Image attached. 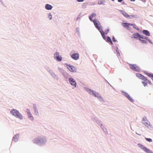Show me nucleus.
<instances>
[{"mask_svg":"<svg viewBox=\"0 0 153 153\" xmlns=\"http://www.w3.org/2000/svg\"><path fill=\"white\" fill-rule=\"evenodd\" d=\"M122 13L126 17L128 18L129 16L127 13L124 11H123Z\"/></svg>","mask_w":153,"mask_h":153,"instance_id":"obj_20","label":"nucleus"},{"mask_svg":"<svg viewBox=\"0 0 153 153\" xmlns=\"http://www.w3.org/2000/svg\"><path fill=\"white\" fill-rule=\"evenodd\" d=\"M98 4H103V2L101 0H99L98 1Z\"/></svg>","mask_w":153,"mask_h":153,"instance_id":"obj_33","label":"nucleus"},{"mask_svg":"<svg viewBox=\"0 0 153 153\" xmlns=\"http://www.w3.org/2000/svg\"><path fill=\"white\" fill-rule=\"evenodd\" d=\"M138 145L139 146L140 148L142 149L143 150L144 148H146L145 147H144V146L141 144H138Z\"/></svg>","mask_w":153,"mask_h":153,"instance_id":"obj_25","label":"nucleus"},{"mask_svg":"<svg viewBox=\"0 0 153 153\" xmlns=\"http://www.w3.org/2000/svg\"><path fill=\"white\" fill-rule=\"evenodd\" d=\"M129 65L130 67L134 71L137 72L140 71V69L137 65L130 64Z\"/></svg>","mask_w":153,"mask_h":153,"instance_id":"obj_3","label":"nucleus"},{"mask_svg":"<svg viewBox=\"0 0 153 153\" xmlns=\"http://www.w3.org/2000/svg\"><path fill=\"white\" fill-rule=\"evenodd\" d=\"M136 76L139 78L141 79L142 77V76H143V75L139 73H137L136 74Z\"/></svg>","mask_w":153,"mask_h":153,"instance_id":"obj_26","label":"nucleus"},{"mask_svg":"<svg viewBox=\"0 0 153 153\" xmlns=\"http://www.w3.org/2000/svg\"><path fill=\"white\" fill-rule=\"evenodd\" d=\"M54 58L58 61H61L62 60L61 56H60L58 52H56L54 54Z\"/></svg>","mask_w":153,"mask_h":153,"instance_id":"obj_4","label":"nucleus"},{"mask_svg":"<svg viewBox=\"0 0 153 153\" xmlns=\"http://www.w3.org/2000/svg\"><path fill=\"white\" fill-rule=\"evenodd\" d=\"M141 79L142 80L144 81L145 82H149V81L147 79V78L145 77L144 76H142L141 78L140 79Z\"/></svg>","mask_w":153,"mask_h":153,"instance_id":"obj_19","label":"nucleus"},{"mask_svg":"<svg viewBox=\"0 0 153 153\" xmlns=\"http://www.w3.org/2000/svg\"><path fill=\"white\" fill-rule=\"evenodd\" d=\"M43 141V139L41 138H36L34 140V143L36 144H39Z\"/></svg>","mask_w":153,"mask_h":153,"instance_id":"obj_8","label":"nucleus"},{"mask_svg":"<svg viewBox=\"0 0 153 153\" xmlns=\"http://www.w3.org/2000/svg\"><path fill=\"white\" fill-rule=\"evenodd\" d=\"M67 68L71 72H74L76 71V69L74 67L72 66L68 65L67 66Z\"/></svg>","mask_w":153,"mask_h":153,"instance_id":"obj_6","label":"nucleus"},{"mask_svg":"<svg viewBox=\"0 0 153 153\" xmlns=\"http://www.w3.org/2000/svg\"><path fill=\"white\" fill-rule=\"evenodd\" d=\"M10 112L12 114L16 117L21 120L23 119V117L22 115L18 110L16 109H13Z\"/></svg>","mask_w":153,"mask_h":153,"instance_id":"obj_1","label":"nucleus"},{"mask_svg":"<svg viewBox=\"0 0 153 153\" xmlns=\"http://www.w3.org/2000/svg\"><path fill=\"white\" fill-rule=\"evenodd\" d=\"M130 25L133 26V27L134 28H135V29H137V28L136 27V25H135L134 24H130Z\"/></svg>","mask_w":153,"mask_h":153,"instance_id":"obj_29","label":"nucleus"},{"mask_svg":"<svg viewBox=\"0 0 153 153\" xmlns=\"http://www.w3.org/2000/svg\"><path fill=\"white\" fill-rule=\"evenodd\" d=\"M130 23H123L122 24L123 26L125 27H127V28L129 27V26L130 25Z\"/></svg>","mask_w":153,"mask_h":153,"instance_id":"obj_16","label":"nucleus"},{"mask_svg":"<svg viewBox=\"0 0 153 153\" xmlns=\"http://www.w3.org/2000/svg\"><path fill=\"white\" fill-rule=\"evenodd\" d=\"M139 40L142 43H147L146 41L145 40L140 39H139Z\"/></svg>","mask_w":153,"mask_h":153,"instance_id":"obj_27","label":"nucleus"},{"mask_svg":"<svg viewBox=\"0 0 153 153\" xmlns=\"http://www.w3.org/2000/svg\"><path fill=\"white\" fill-rule=\"evenodd\" d=\"M88 92L90 94L93 95L94 96L97 97H100L99 94L98 93L94 92L90 89L88 90Z\"/></svg>","mask_w":153,"mask_h":153,"instance_id":"obj_5","label":"nucleus"},{"mask_svg":"<svg viewBox=\"0 0 153 153\" xmlns=\"http://www.w3.org/2000/svg\"><path fill=\"white\" fill-rule=\"evenodd\" d=\"M35 113L37 112V111H36V110H35Z\"/></svg>","mask_w":153,"mask_h":153,"instance_id":"obj_41","label":"nucleus"},{"mask_svg":"<svg viewBox=\"0 0 153 153\" xmlns=\"http://www.w3.org/2000/svg\"><path fill=\"white\" fill-rule=\"evenodd\" d=\"M113 1H114L115 0H112Z\"/></svg>","mask_w":153,"mask_h":153,"instance_id":"obj_42","label":"nucleus"},{"mask_svg":"<svg viewBox=\"0 0 153 153\" xmlns=\"http://www.w3.org/2000/svg\"><path fill=\"white\" fill-rule=\"evenodd\" d=\"M112 40L114 42H116L117 41L114 37H113V38H112Z\"/></svg>","mask_w":153,"mask_h":153,"instance_id":"obj_36","label":"nucleus"},{"mask_svg":"<svg viewBox=\"0 0 153 153\" xmlns=\"http://www.w3.org/2000/svg\"><path fill=\"white\" fill-rule=\"evenodd\" d=\"M143 124L145 126H148L149 124V123L147 120L146 117H144L142 120Z\"/></svg>","mask_w":153,"mask_h":153,"instance_id":"obj_10","label":"nucleus"},{"mask_svg":"<svg viewBox=\"0 0 153 153\" xmlns=\"http://www.w3.org/2000/svg\"><path fill=\"white\" fill-rule=\"evenodd\" d=\"M29 118L31 120H33L34 119L33 117L32 116L31 113L29 114H27Z\"/></svg>","mask_w":153,"mask_h":153,"instance_id":"obj_24","label":"nucleus"},{"mask_svg":"<svg viewBox=\"0 0 153 153\" xmlns=\"http://www.w3.org/2000/svg\"><path fill=\"white\" fill-rule=\"evenodd\" d=\"M19 136L18 134L15 135L14 137H13V140L14 142H16L18 141V140L19 138Z\"/></svg>","mask_w":153,"mask_h":153,"instance_id":"obj_13","label":"nucleus"},{"mask_svg":"<svg viewBox=\"0 0 153 153\" xmlns=\"http://www.w3.org/2000/svg\"><path fill=\"white\" fill-rule=\"evenodd\" d=\"M123 0H118V1L120 2H121Z\"/></svg>","mask_w":153,"mask_h":153,"instance_id":"obj_38","label":"nucleus"},{"mask_svg":"<svg viewBox=\"0 0 153 153\" xmlns=\"http://www.w3.org/2000/svg\"><path fill=\"white\" fill-rule=\"evenodd\" d=\"M27 114H29L31 113L30 110L28 109H27Z\"/></svg>","mask_w":153,"mask_h":153,"instance_id":"obj_34","label":"nucleus"},{"mask_svg":"<svg viewBox=\"0 0 153 153\" xmlns=\"http://www.w3.org/2000/svg\"><path fill=\"white\" fill-rule=\"evenodd\" d=\"M146 140L147 141H149V142H152V139L149 138H145Z\"/></svg>","mask_w":153,"mask_h":153,"instance_id":"obj_28","label":"nucleus"},{"mask_svg":"<svg viewBox=\"0 0 153 153\" xmlns=\"http://www.w3.org/2000/svg\"><path fill=\"white\" fill-rule=\"evenodd\" d=\"M140 34L138 33H135L134 34V38H136L137 37H139Z\"/></svg>","mask_w":153,"mask_h":153,"instance_id":"obj_23","label":"nucleus"},{"mask_svg":"<svg viewBox=\"0 0 153 153\" xmlns=\"http://www.w3.org/2000/svg\"><path fill=\"white\" fill-rule=\"evenodd\" d=\"M151 78L153 80V74L152 76V77H151Z\"/></svg>","mask_w":153,"mask_h":153,"instance_id":"obj_40","label":"nucleus"},{"mask_svg":"<svg viewBox=\"0 0 153 153\" xmlns=\"http://www.w3.org/2000/svg\"><path fill=\"white\" fill-rule=\"evenodd\" d=\"M96 15L95 13H92L91 14V16L89 17V19L90 20L92 21V19L93 17H95L96 16Z\"/></svg>","mask_w":153,"mask_h":153,"instance_id":"obj_15","label":"nucleus"},{"mask_svg":"<svg viewBox=\"0 0 153 153\" xmlns=\"http://www.w3.org/2000/svg\"><path fill=\"white\" fill-rule=\"evenodd\" d=\"M69 82L72 85L74 86V87H76V83L75 80H74L73 78H70L69 79Z\"/></svg>","mask_w":153,"mask_h":153,"instance_id":"obj_7","label":"nucleus"},{"mask_svg":"<svg viewBox=\"0 0 153 153\" xmlns=\"http://www.w3.org/2000/svg\"><path fill=\"white\" fill-rule=\"evenodd\" d=\"M71 57L72 59L77 60L79 58V54L78 53H74L71 55Z\"/></svg>","mask_w":153,"mask_h":153,"instance_id":"obj_9","label":"nucleus"},{"mask_svg":"<svg viewBox=\"0 0 153 153\" xmlns=\"http://www.w3.org/2000/svg\"><path fill=\"white\" fill-rule=\"evenodd\" d=\"M107 41L108 42H109L111 44V45H113V43L111 40V39L109 36H108L107 38Z\"/></svg>","mask_w":153,"mask_h":153,"instance_id":"obj_22","label":"nucleus"},{"mask_svg":"<svg viewBox=\"0 0 153 153\" xmlns=\"http://www.w3.org/2000/svg\"><path fill=\"white\" fill-rule=\"evenodd\" d=\"M144 151L147 153H152V152L151 150L146 147V148H144Z\"/></svg>","mask_w":153,"mask_h":153,"instance_id":"obj_17","label":"nucleus"},{"mask_svg":"<svg viewBox=\"0 0 153 153\" xmlns=\"http://www.w3.org/2000/svg\"><path fill=\"white\" fill-rule=\"evenodd\" d=\"M153 75V74H150V73H148L147 74V75H148V76H149L151 78L152 77Z\"/></svg>","mask_w":153,"mask_h":153,"instance_id":"obj_31","label":"nucleus"},{"mask_svg":"<svg viewBox=\"0 0 153 153\" xmlns=\"http://www.w3.org/2000/svg\"><path fill=\"white\" fill-rule=\"evenodd\" d=\"M116 51H117V53L118 54V55L119 56H120V54L119 52L118 48H117Z\"/></svg>","mask_w":153,"mask_h":153,"instance_id":"obj_32","label":"nucleus"},{"mask_svg":"<svg viewBox=\"0 0 153 153\" xmlns=\"http://www.w3.org/2000/svg\"><path fill=\"white\" fill-rule=\"evenodd\" d=\"M100 32L101 33L103 38L105 39V33L102 30L100 31Z\"/></svg>","mask_w":153,"mask_h":153,"instance_id":"obj_18","label":"nucleus"},{"mask_svg":"<svg viewBox=\"0 0 153 153\" xmlns=\"http://www.w3.org/2000/svg\"><path fill=\"white\" fill-rule=\"evenodd\" d=\"M130 0L132 1H134L135 0Z\"/></svg>","mask_w":153,"mask_h":153,"instance_id":"obj_39","label":"nucleus"},{"mask_svg":"<svg viewBox=\"0 0 153 153\" xmlns=\"http://www.w3.org/2000/svg\"><path fill=\"white\" fill-rule=\"evenodd\" d=\"M52 17V15L51 14H50L49 15L48 18L50 20L51 19Z\"/></svg>","mask_w":153,"mask_h":153,"instance_id":"obj_35","label":"nucleus"},{"mask_svg":"<svg viewBox=\"0 0 153 153\" xmlns=\"http://www.w3.org/2000/svg\"><path fill=\"white\" fill-rule=\"evenodd\" d=\"M142 83L143 84V85L144 86H146L147 85V83H148L146 82H142Z\"/></svg>","mask_w":153,"mask_h":153,"instance_id":"obj_30","label":"nucleus"},{"mask_svg":"<svg viewBox=\"0 0 153 153\" xmlns=\"http://www.w3.org/2000/svg\"><path fill=\"white\" fill-rule=\"evenodd\" d=\"M139 38L142 39H145L146 40H147V39H148L147 37L143 35H140V34L139 35Z\"/></svg>","mask_w":153,"mask_h":153,"instance_id":"obj_21","label":"nucleus"},{"mask_svg":"<svg viewBox=\"0 0 153 153\" xmlns=\"http://www.w3.org/2000/svg\"><path fill=\"white\" fill-rule=\"evenodd\" d=\"M93 21L95 26L99 31L102 30V27L99 26L100 25V24L99 21H98L96 19H95L94 20H93Z\"/></svg>","mask_w":153,"mask_h":153,"instance_id":"obj_2","label":"nucleus"},{"mask_svg":"<svg viewBox=\"0 0 153 153\" xmlns=\"http://www.w3.org/2000/svg\"><path fill=\"white\" fill-rule=\"evenodd\" d=\"M38 113V112L37 111V114Z\"/></svg>","mask_w":153,"mask_h":153,"instance_id":"obj_43","label":"nucleus"},{"mask_svg":"<svg viewBox=\"0 0 153 153\" xmlns=\"http://www.w3.org/2000/svg\"><path fill=\"white\" fill-rule=\"evenodd\" d=\"M152 153H153V152H152Z\"/></svg>","mask_w":153,"mask_h":153,"instance_id":"obj_44","label":"nucleus"},{"mask_svg":"<svg viewBox=\"0 0 153 153\" xmlns=\"http://www.w3.org/2000/svg\"><path fill=\"white\" fill-rule=\"evenodd\" d=\"M45 8L47 10H50L52 8V6L49 4H47L45 5Z\"/></svg>","mask_w":153,"mask_h":153,"instance_id":"obj_14","label":"nucleus"},{"mask_svg":"<svg viewBox=\"0 0 153 153\" xmlns=\"http://www.w3.org/2000/svg\"><path fill=\"white\" fill-rule=\"evenodd\" d=\"M84 0H77L79 2H82L84 1Z\"/></svg>","mask_w":153,"mask_h":153,"instance_id":"obj_37","label":"nucleus"},{"mask_svg":"<svg viewBox=\"0 0 153 153\" xmlns=\"http://www.w3.org/2000/svg\"><path fill=\"white\" fill-rule=\"evenodd\" d=\"M143 33L147 36H150V34L149 31L146 30H143Z\"/></svg>","mask_w":153,"mask_h":153,"instance_id":"obj_12","label":"nucleus"},{"mask_svg":"<svg viewBox=\"0 0 153 153\" xmlns=\"http://www.w3.org/2000/svg\"><path fill=\"white\" fill-rule=\"evenodd\" d=\"M125 96L130 101L133 102L134 101L133 100L131 97L129 96V95L126 93H124Z\"/></svg>","mask_w":153,"mask_h":153,"instance_id":"obj_11","label":"nucleus"}]
</instances>
